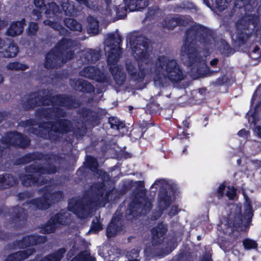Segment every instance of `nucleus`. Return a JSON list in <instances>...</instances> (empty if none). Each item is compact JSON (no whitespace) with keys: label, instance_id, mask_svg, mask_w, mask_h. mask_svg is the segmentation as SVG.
Listing matches in <instances>:
<instances>
[{"label":"nucleus","instance_id":"obj_21","mask_svg":"<svg viewBox=\"0 0 261 261\" xmlns=\"http://www.w3.org/2000/svg\"><path fill=\"white\" fill-rule=\"evenodd\" d=\"M90 21V24L88 27V31L89 33L96 34L98 32V22L96 19L92 18V20Z\"/></svg>","mask_w":261,"mask_h":261},{"label":"nucleus","instance_id":"obj_36","mask_svg":"<svg viewBox=\"0 0 261 261\" xmlns=\"http://www.w3.org/2000/svg\"><path fill=\"white\" fill-rule=\"evenodd\" d=\"M246 203L247 204V207L246 208V211H255V210L253 209L252 205H250V202L249 201V199L247 198H246Z\"/></svg>","mask_w":261,"mask_h":261},{"label":"nucleus","instance_id":"obj_16","mask_svg":"<svg viewBox=\"0 0 261 261\" xmlns=\"http://www.w3.org/2000/svg\"><path fill=\"white\" fill-rule=\"evenodd\" d=\"M92 221L89 231L92 233L97 234L103 229V225L100 221V213H97Z\"/></svg>","mask_w":261,"mask_h":261},{"label":"nucleus","instance_id":"obj_13","mask_svg":"<svg viewBox=\"0 0 261 261\" xmlns=\"http://www.w3.org/2000/svg\"><path fill=\"white\" fill-rule=\"evenodd\" d=\"M99 71L93 67L84 68L81 72L82 76L93 79L98 82H102L99 77Z\"/></svg>","mask_w":261,"mask_h":261},{"label":"nucleus","instance_id":"obj_2","mask_svg":"<svg viewBox=\"0 0 261 261\" xmlns=\"http://www.w3.org/2000/svg\"><path fill=\"white\" fill-rule=\"evenodd\" d=\"M157 65L163 69V77L168 78L172 81H178L182 79V72L174 60H169L165 57H160Z\"/></svg>","mask_w":261,"mask_h":261},{"label":"nucleus","instance_id":"obj_20","mask_svg":"<svg viewBox=\"0 0 261 261\" xmlns=\"http://www.w3.org/2000/svg\"><path fill=\"white\" fill-rule=\"evenodd\" d=\"M65 25L70 30L81 31L82 30V25L75 20L71 18H67L65 20Z\"/></svg>","mask_w":261,"mask_h":261},{"label":"nucleus","instance_id":"obj_42","mask_svg":"<svg viewBox=\"0 0 261 261\" xmlns=\"http://www.w3.org/2000/svg\"><path fill=\"white\" fill-rule=\"evenodd\" d=\"M218 60L217 59H215L211 61V65L213 66H216L218 63Z\"/></svg>","mask_w":261,"mask_h":261},{"label":"nucleus","instance_id":"obj_58","mask_svg":"<svg viewBox=\"0 0 261 261\" xmlns=\"http://www.w3.org/2000/svg\"><path fill=\"white\" fill-rule=\"evenodd\" d=\"M80 90H84V89L82 88V89H80ZM85 91L87 90L86 89L85 90Z\"/></svg>","mask_w":261,"mask_h":261},{"label":"nucleus","instance_id":"obj_31","mask_svg":"<svg viewBox=\"0 0 261 261\" xmlns=\"http://www.w3.org/2000/svg\"><path fill=\"white\" fill-rule=\"evenodd\" d=\"M238 134L240 137L244 138H247L249 136V132L245 129L240 130Z\"/></svg>","mask_w":261,"mask_h":261},{"label":"nucleus","instance_id":"obj_56","mask_svg":"<svg viewBox=\"0 0 261 261\" xmlns=\"http://www.w3.org/2000/svg\"><path fill=\"white\" fill-rule=\"evenodd\" d=\"M156 214H158V217H161V216H162V215H163V213H156Z\"/></svg>","mask_w":261,"mask_h":261},{"label":"nucleus","instance_id":"obj_11","mask_svg":"<svg viewBox=\"0 0 261 261\" xmlns=\"http://www.w3.org/2000/svg\"><path fill=\"white\" fill-rule=\"evenodd\" d=\"M35 252L34 248L27 249L25 250L18 251L7 255L4 261H22L28 258Z\"/></svg>","mask_w":261,"mask_h":261},{"label":"nucleus","instance_id":"obj_64","mask_svg":"<svg viewBox=\"0 0 261 261\" xmlns=\"http://www.w3.org/2000/svg\"><path fill=\"white\" fill-rule=\"evenodd\" d=\"M0 43L2 44V41L1 40L0 41Z\"/></svg>","mask_w":261,"mask_h":261},{"label":"nucleus","instance_id":"obj_28","mask_svg":"<svg viewBox=\"0 0 261 261\" xmlns=\"http://www.w3.org/2000/svg\"><path fill=\"white\" fill-rule=\"evenodd\" d=\"M125 217L127 220H131L138 217L145 216L147 213H125Z\"/></svg>","mask_w":261,"mask_h":261},{"label":"nucleus","instance_id":"obj_32","mask_svg":"<svg viewBox=\"0 0 261 261\" xmlns=\"http://www.w3.org/2000/svg\"><path fill=\"white\" fill-rule=\"evenodd\" d=\"M175 257H176V261H185L186 253L184 251L181 252L180 253H178L176 256Z\"/></svg>","mask_w":261,"mask_h":261},{"label":"nucleus","instance_id":"obj_10","mask_svg":"<svg viewBox=\"0 0 261 261\" xmlns=\"http://www.w3.org/2000/svg\"><path fill=\"white\" fill-rule=\"evenodd\" d=\"M3 213H0L2 214ZM8 214L9 213H3ZM12 214L10 217L9 223L13 225L15 229L23 228L26 224L28 219V213H10Z\"/></svg>","mask_w":261,"mask_h":261},{"label":"nucleus","instance_id":"obj_30","mask_svg":"<svg viewBox=\"0 0 261 261\" xmlns=\"http://www.w3.org/2000/svg\"><path fill=\"white\" fill-rule=\"evenodd\" d=\"M38 27L34 22L30 23L28 32L29 35H34L37 31Z\"/></svg>","mask_w":261,"mask_h":261},{"label":"nucleus","instance_id":"obj_55","mask_svg":"<svg viewBox=\"0 0 261 261\" xmlns=\"http://www.w3.org/2000/svg\"><path fill=\"white\" fill-rule=\"evenodd\" d=\"M197 239L198 240H200L201 239V237L200 236H198L197 237Z\"/></svg>","mask_w":261,"mask_h":261},{"label":"nucleus","instance_id":"obj_1","mask_svg":"<svg viewBox=\"0 0 261 261\" xmlns=\"http://www.w3.org/2000/svg\"><path fill=\"white\" fill-rule=\"evenodd\" d=\"M253 213H227L225 225L232 231H242L249 226Z\"/></svg>","mask_w":261,"mask_h":261},{"label":"nucleus","instance_id":"obj_33","mask_svg":"<svg viewBox=\"0 0 261 261\" xmlns=\"http://www.w3.org/2000/svg\"><path fill=\"white\" fill-rule=\"evenodd\" d=\"M165 183V180L161 179V180L155 181L152 186H153V187H155V188H158V186H161L164 187Z\"/></svg>","mask_w":261,"mask_h":261},{"label":"nucleus","instance_id":"obj_60","mask_svg":"<svg viewBox=\"0 0 261 261\" xmlns=\"http://www.w3.org/2000/svg\"><path fill=\"white\" fill-rule=\"evenodd\" d=\"M143 75L142 74H141V78H142V77H143Z\"/></svg>","mask_w":261,"mask_h":261},{"label":"nucleus","instance_id":"obj_45","mask_svg":"<svg viewBox=\"0 0 261 261\" xmlns=\"http://www.w3.org/2000/svg\"><path fill=\"white\" fill-rule=\"evenodd\" d=\"M255 117V114L253 115H252L250 118H249V121H251V120H252V122H254V119Z\"/></svg>","mask_w":261,"mask_h":261},{"label":"nucleus","instance_id":"obj_47","mask_svg":"<svg viewBox=\"0 0 261 261\" xmlns=\"http://www.w3.org/2000/svg\"><path fill=\"white\" fill-rule=\"evenodd\" d=\"M117 15L119 18H123L125 16V15H120L119 14V13L118 12H117Z\"/></svg>","mask_w":261,"mask_h":261},{"label":"nucleus","instance_id":"obj_14","mask_svg":"<svg viewBox=\"0 0 261 261\" xmlns=\"http://www.w3.org/2000/svg\"><path fill=\"white\" fill-rule=\"evenodd\" d=\"M148 4V0H130L127 7L125 8V11L127 9L129 11H138L145 8Z\"/></svg>","mask_w":261,"mask_h":261},{"label":"nucleus","instance_id":"obj_34","mask_svg":"<svg viewBox=\"0 0 261 261\" xmlns=\"http://www.w3.org/2000/svg\"><path fill=\"white\" fill-rule=\"evenodd\" d=\"M8 234L5 232L4 230H0V239L2 240H6L8 238Z\"/></svg>","mask_w":261,"mask_h":261},{"label":"nucleus","instance_id":"obj_41","mask_svg":"<svg viewBox=\"0 0 261 261\" xmlns=\"http://www.w3.org/2000/svg\"><path fill=\"white\" fill-rule=\"evenodd\" d=\"M44 23L46 25H50L53 28H55L54 23L49 20H46L44 21Z\"/></svg>","mask_w":261,"mask_h":261},{"label":"nucleus","instance_id":"obj_6","mask_svg":"<svg viewBox=\"0 0 261 261\" xmlns=\"http://www.w3.org/2000/svg\"><path fill=\"white\" fill-rule=\"evenodd\" d=\"M165 187V190L159 192L156 204V208L161 211L167 210L175 199V194L172 190L168 189L167 186Z\"/></svg>","mask_w":261,"mask_h":261},{"label":"nucleus","instance_id":"obj_40","mask_svg":"<svg viewBox=\"0 0 261 261\" xmlns=\"http://www.w3.org/2000/svg\"><path fill=\"white\" fill-rule=\"evenodd\" d=\"M111 125H112V127H113V128H114L115 127H116L117 128L119 129L120 127H121V128L123 127V125L122 124H120V125L116 124H114L112 122H111Z\"/></svg>","mask_w":261,"mask_h":261},{"label":"nucleus","instance_id":"obj_3","mask_svg":"<svg viewBox=\"0 0 261 261\" xmlns=\"http://www.w3.org/2000/svg\"><path fill=\"white\" fill-rule=\"evenodd\" d=\"M113 216L106 228V233L108 239L114 238L120 234L125 229L124 213H117Z\"/></svg>","mask_w":261,"mask_h":261},{"label":"nucleus","instance_id":"obj_8","mask_svg":"<svg viewBox=\"0 0 261 261\" xmlns=\"http://www.w3.org/2000/svg\"><path fill=\"white\" fill-rule=\"evenodd\" d=\"M167 231L168 225L164 223L163 222L158 223L155 226L153 227L151 230L152 246H156L162 244Z\"/></svg>","mask_w":261,"mask_h":261},{"label":"nucleus","instance_id":"obj_38","mask_svg":"<svg viewBox=\"0 0 261 261\" xmlns=\"http://www.w3.org/2000/svg\"><path fill=\"white\" fill-rule=\"evenodd\" d=\"M74 214L76 215L78 217H80L81 215H84L86 216H93L94 214H96V213H73Z\"/></svg>","mask_w":261,"mask_h":261},{"label":"nucleus","instance_id":"obj_7","mask_svg":"<svg viewBox=\"0 0 261 261\" xmlns=\"http://www.w3.org/2000/svg\"><path fill=\"white\" fill-rule=\"evenodd\" d=\"M47 238L45 236L30 234L24 236L21 239L16 240L14 245L19 249H24L27 247L45 243Z\"/></svg>","mask_w":261,"mask_h":261},{"label":"nucleus","instance_id":"obj_63","mask_svg":"<svg viewBox=\"0 0 261 261\" xmlns=\"http://www.w3.org/2000/svg\"><path fill=\"white\" fill-rule=\"evenodd\" d=\"M87 86H89V87H91L90 85H87Z\"/></svg>","mask_w":261,"mask_h":261},{"label":"nucleus","instance_id":"obj_23","mask_svg":"<svg viewBox=\"0 0 261 261\" xmlns=\"http://www.w3.org/2000/svg\"><path fill=\"white\" fill-rule=\"evenodd\" d=\"M8 138L9 140L4 141L6 144L16 145L18 144L16 139L20 138V135L18 133H11L8 136Z\"/></svg>","mask_w":261,"mask_h":261},{"label":"nucleus","instance_id":"obj_54","mask_svg":"<svg viewBox=\"0 0 261 261\" xmlns=\"http://www.w3.org/2000/svg\"><path fill=\"white\" fill-rule=\"evenodd\" d=\"M110 49V48L109 46H107V47L105 48V50L106 51H109Z\"/></svg>","mask_w":261,"mask_h":261},{"label":"nucleus","instance_id":"obj_46","mask_svg":"<svg viewBox=\"0 0 261 261\" xmlns=\"http://www.w3.org/2000/svg\"><path fill=\"white\" fill-rule=\"evenodd\" d=\"M77 83H78V85H77L76 84H75V87L78 88L79 87V85L81 84V86L83 88V85L85 84L84 83L82 84L81 81H78Z\"/></svg>","mask_w":261,"mask_h":261},{"label":"nucleus","instance_id":"obj_57","mask_svg":"<svg viewBox=\"0 0 261 261\" xmlns=\"http://www.w3.org/2000/svg\"><path fill=\"white\" fill-rule=\"evenodd\" d=\"M127 261H139V260H138L137 259H129Z\"/></svg>","mask_w":261,"mask_h":261},{"label":"nucleus","instance_id":"obj_26","mask_svg":"<svg viewBox=\"0 0 261 261\" xmlns=\"http://www.w3.org/2000/svg\"><path fill=\"white\" fill-rule=\"evenodd\" d=\"M62 8L63 10L67 14H70L71 11L73 9V6L68 3L67 1H64L62 5Z\"/></svg>","mask_w":261,"mask_h":261},{"label":"nucleus","instance_id":"obj_44","mask_svg":"<svg viewBox=\"0 0 261 261\" xmlns=\"http://www.w3.org/2000/svg\"><path fill=\"white\" fill-rule=\"evenodd\" d=\"M6 25V23L4 21L0 20V29L2 27H4Z\"/></svg>","mask_w":261,"mask_h":261},{"label":"nucleus","instance_id":"obj_17","mask_svg":"<svg viewBox=\"0 0 261 261\" xmlns=\"http://www.w3.org/2000/svg\"><path fill=\"white\" fill-rule=\"evenodd\" d=\"M2 46H0V57H15L18 53V48L14 44H11L7 48L5 53H4L2 49Z\"/></svg>","mask_w":261,"mask_h":261},{"label":"nucleus","instance_id":"obj_49","mask_svg":"<svg viewBox=\"0 0 261 261\" xmlns=\"http://www.w3.org/2000/svg\"><path fill=\"white\" fill-rule=\"evenodd\" d=\"M168 214L169 215V216L172 217V216H174L178 214V213H168Z\"/></svg>","mask_w":261,"mask_h":261},{"label":"nucleus","instance_id":"obj_24","mask_svg":"<svg viewBox=\"0 0 261 261\" xmlns=\"http://www.w3.org/2000/svg\"><path fill=\"white\" fill-rule=\"evenodd\" d=\"M8 68L12 70H25L27 66L19 63H11L8 65Z\"/></svg>","mask_w":261,"mask_h":261},{"label":"nucleus","instance_id":"obj_37","mask_svg":"<svg viewBox=\"0 0 261 261\" xmlns=\"http://www.w3.org/2000/svg\"><path fill=\"white\" fill-rule=\"evenodd\" d=\"M201 261H212L211 256L208 254L203 255Z\"/></svg>","mask_w":261,"mask_h":261},{"label":"nucleus","instance_id":"obj_51","mask_svg":"<svg viewBox=\"0 0 261 261\" xmlns=\"http://www.w3.org/2000/svg\"><path fill=\"white\" fill-rule=\"evenodd\" d=\"M150 206V202H147L146 204L144 205V207H149Z\"/></svg>","mask_w":261,"mask_h":261},{"label":"nucleus","instance_id":"obj_15","mask_svg":"<svg viewBox=\"0 0 261 261\" xmlns=\"http://www.w3.org/2000/svg\"><path fill=\"white\" fill-rule=\"evenodd\" d=\"M23 28V21H17L11 23L7 32V34L11 36L20 35Z\"/></svg>","mask_w":261,"mask_h":261},{"label":"nucleus","instance_id":"obj_59","mask_svg":"<svg viewBox=\"0 0 261 261\" xmlns=\"http://www.w3.org/2000/svg\"><path fill=\"white\" fill-rule=\"evenodd\" d=\"M127 70H128V71H129V72H130V70H129V68H128V67H127Z\"/></svg>","mask_w":261,"mask_h":261},{"label":"nucleus","instance_id":"obj_5","mask_svg":"<svg viewBox=\"0 0 261 261\" xmlns=\"http://www.w3.org/2000/svg\"><path fill=\"white\" fill-rule=\"evenodd\" d=\"M116 39L117 41L116 42L117 43V45L115 47L111 48V51L108 55V63L115 79L117 78V74L118 75H120L121 74L120 70L117 65H116V63L121 54V50L119 46L121 40L120 37L118 36Z\"/></svg>","mask_w":261,"mask_h":261},{"label":"nucleus","instance_id":"obj_29","mask_svg":"<svg viewBox=\"0 0 261 261\" xmlns=\"http://www.w3.org/2000/svg\"><path fill=\"white\" fill-rule=\"evenodd\" d=\"M59 7L57 6V5L54 3H51L49 5V10H47L46 11V14L47 15H49L51 13V12L53 14H55L59 11Z\"/></svg>","mask_w":261,"mask_h":261},{"label":"nucleus","instance_id":"obj_52","mask_svg":"<svg viewBox=\"0 0 261 261\" xmlns=\"http://www.w3.org/2000/svg\"><path fill=\"white\" fill-rule=\"evenodd\" d=\"M3 81V77L1 75H0V83H2Z\"/></svg>","mask_w":261,"mask_h":261},{"label":"nucleus","instance_id":"obj_18","mask_svg":"<svg viewBox=\"0 0 261 261\" xmlns=\"http://www.w3.org/2000/svg\"><path fill=\"white\" fill-rule=\"evenodd\" d=\"M95 257L91 256L90 253L86 251L80 252L72 261H95Z\"/></svg>","mask_w":261,"mask_h":261},{"label":"nucleus","instance_id":"obj_22","mask_svg":"<svg viewBox=\"0 0 261 261\" xmlns=\"http://www.w3.org/2000/svg\"><path fill=\"white\" fill-rule=\"evenodd\" d=\"M243 245L245 249L247 250L256 249L257 247V244L255 241L248 238L245 239L243 241Z\"/></svg>","mask_w":261,"mask_h":261},{"label":"nucleus","instance_id":"obj_12","mask_svg":"<svg viewBox=\"0 0 261 261\" xmlns=\"http://www.w3.org/2000/svg\"><path fill=\"white\" fill-rule=\"evenodd\" d=\"M224 192H226V195L230 200L236 199V189L233 187L228 186L226 187L224 184L220 185L218 190L219 194L220 196H223Z\"/></svg>","mask_w":261,"mask_h":261},{"label":"nucleus","instance_id":"obj_48","mask_svg":"<svg viewBox=\"0 0 261 261\" xmlns=\"http://www.w3.org/2000/svg\"><path fill=\"white\" fill-rule=\"evenodd\" d=\"M259 48L258 47H255L254 49H253V52L255 53L256 52L258 51L259 50Z\"/></svg>","mask_w":261,"mask_h":261},{"label":"nucleus","instance_id":"obj_39","mask_svg":"<svg viewBox=\"0 0 261 261\" xmlns=\"http://www.w3.org/2000/svg\"><path fill=\"white\" fill-rule=\"evenodd\" d=\"M254 132L257 135L261 137V126H256L254 129Z\"/></svg>","mask_w":261,"mask_h":261},{"label":"nucleus","instance_id":"obj_25","mask_svg":"<svg viewBox=\"0 0 261 261\" xmlns=\"http://www.w3.org/2000/svg\"><path fill=\"white\" fill-rule=\"evenodd\" d=\"M231 0H216V6L220 11H222L227 8Z\"/></svg>","mask_w":261,"mask_h":261},{"label":"nucleus","instance_id":"obj_35","mask_svg":"<svg viewBox=\"0 0 261 261\" xmlns=\"http://www.w3.org/2000/svg\"><path fill=\"white\" fill-rule=\"evenodd\" d=\"M34 2L35 5L38 8H42L44 4L43 0H34Z\"/></svg>","mask_w":261,"mask_h":261},{"label":"nucleus","instance_id":"obj_19","mask_svg":"<svg viewBox=\"0 0 261 261\" xmlns=\"http://www.w3.org/2000/svg\"><path fill=\"white\" fill-rule=\"evenodd\" d=\"M14 180L11 175L0 176V189L6 188L7 186H12Z\"/></svg>","mask_w":261,"mask_h":261},{"label":"nucleus","instance_id":"obj_61","mask_svg":"<svg viewBox=\"0 0 261 261\" xmlns=\"http://www.w3.org/2000/svg\"><path fill=\"white\" fill-rule=\"evenodd\" d=\"M139 54V52H138V53L136 52V55H138V54Z\"/></svg>","mask_w":261,"mask_h":261},{"label":"nucleus","instance_id":"obj_9","mask_svg":"<svg viewBox=\"0 0 261 261\" xmlns=\"http://www.w3.org/2000/svg\"><path fill=\"white\" fill-rule=\"evenodd\" d=\"M71 42L68 40H63L60 42L56 47L55 50L52 51L46 56V59L47 62L51 60V58H57L59 56L58 54L61 53L63 55L66 54V57L69 59L72 58V53L70 50H67L71 47Z\"/></svg>","mask_w":261,"mask_h":261},{"label":"nucleus","instance_id":"obj_50","mask_svg":"<svg viewBox=\"0 0 261 261\" xmlns=\"http://www.w3.org/2000/svg\"><path fill=\"white\" fill-rule=\"evenodd\" d=\"M256 99V96L255 95H253V98H252V101H251V103L253 105V103L254 102V101Z\"/></svg>","mask_w":261,"mask_h":261},{"label":"nucleus","instance_id":"obj_27","mask_svg":"<svg viewBox=\"0 0 261 261\" xmlns=\"http://www.w3.org/2000/svg\"><path fill=\"white\" fill-rule=\"evenodd\" d=\"M87 164L91 170H95L97 168V163L95 159L92 157H89L87 160Z\"/></svg>","mask_w":261,"mask_h":261},{"label":"nucleus","instance_id":"obj_4","mask_svg":"<svg viewBox=\"0 0 261 261\" xmlns=\"http://www.w3.org/2000/svg\"><path fill=\"white\" fill-rule=\"evenodd\" d=\"M67 213H56L44 224H42L40 228V232L43 234L54 233L57 228L58 225H66L68 222L64 219V215Z\"/></svg>","mask_w":261,"mask_h":261},{"label":"nucleus","instance_id":"obj_53","mask_svg":"<svg viewBox=\"0 0 261 261\" xmlns=\"http://www.w3.org/2000/svg\"><path fill=\"white\" fill-rule=\"evenodd\" d=\"M260 106V104H258L257 106H256L255 108V111H257V110L259 108V107Z\"/></svg>","mask_w":261,"mask_h":261},{"label":"nucleus","instance_id":"obj_62","mask_svg":"<svg viewBox=\"0 0 261 261\" xmlns=\"http://www.w3.org/2000/svg\"><path fill=\"white\" fill-rule=\"evenodd\" d=\"M64 130L66 132V131H67V130H68V129H64Z\"/></svg>","mask_w":261,"mask_h":261},{"label":"nucleus","instance_id":"obj_43","mask_svg":"<svg viewBox=\"0 0 261 261\" xmlns=\"http://www.w3.org/2000/svg\"><path fill=\"white\" fill-rule=\"evenodd\" d=\"M155 82L156 84H157L158 82H159V83H161L162 84V77H158L157 76L155 80Z\"/></svg>","mask_w":261,"mask_h":261}]
</instances>
